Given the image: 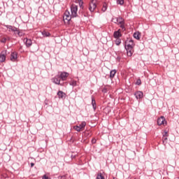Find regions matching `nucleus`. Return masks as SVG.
<instances>
[{
	"label": "nucleus",
	"mask_w": 179,
	"mask_h": 179,
	"mask_svg": "<svg viewBox=\"0 0 179 179\" xmlns=\"http://www.w3.org/2000/svg\"><path fill=\"white\" fill-rule=\"evenodd\" d=\"M71 12L72 17H76L78 16V6L75 4L71 5Z\"/></svg>",
	"instance_id": "obj_2"
},
{
	"label": "nucleus",
	"mask_w": 179,
	"mask_h": 179,
	"mask_svg": "<svg viewBox=\"0 0 179 179\" xmlns=\"http://www.w3.org/2000/svg\"><path fill=\"white\" fill-rule=\"evenodd\" d=\"M120 24V27L122 29V30H125V22H124L123 24Z\"/></svg>",
	"instance_id": "obj_31"
},
{
	"label": "nucleus",
	"mask_w": 179,
	"mask_h": 179,
	"mask_svg": "<svg viewBox=\"0 0 179 179\" xmlns=\"http://www.w3.org/2000/svg\"><path fill=\"white\" fill-rule=\"evenodd\" d=\"M120 29H119L118 31H115L113 33V37L114 38H120V37H121L122 36V34H121V31H120Z\"/></svg>",
	"instance_id": "obj_17"
},
{
	"label": "nucleus",
	"mask_w": 179,
	"mask_h": 179,
	"mask_svg": "<svg viewBox=\"0 0 179 179\" xmlns=\"http://www.w3.org/2000/svg\"><path fill=\"white\" fill-rule=\"evenodd\" d=\"M1 43H6V38H3L1 40Z\"/></svg>",
	"instance_id": "obj_34"
},
{
	"label": "nucleus",
	"mask_w": 179,
	"mask_h": 179,
	"mask_svg": "<svg viewBox=\"0 0 179 179\" xmlns=\"http://www.w3.org/2000/svg\"><path fill=\"white\" fill-rule=\"evenodd\" d=\"M76 85H77L76 80H71V81L70 82V85H71V86H76Z\"/></svg>",
	"instance_id": "obj_26"
},
{
	"label": "nucleus",
	"mask_w": 179,
	"mask_h": 179,
	"mask_svg": "<svg viewBox=\"0 0 179 179\" xmlns=\"http://www.w3.org/2000/svg\"><path fill=\"white\" fill-rule=\"evenodd\" d=\"M31 167H34V163L33 162L31 163Z\"/></svg>",
	"instance_id": "obj_37"
},
{
	"label": "nucleus",
	"mask_w": 179,
	"mask_h": 179,
	"mask_svg": "<svg viewBox=\"0 0 179 179\" xmlns=\"http://www.w3.org/2000/svg\"><path fill=\"white\" fill-rule=\"evenodd\" d=\"M115 43L116 44V45H120V44H121V39L120 38H116Z\"/></svg>",
	"instance_id": "obj_24"
},
{
	"label": "nucleus",
	"mask_w": 179,
	"mask_h": 179,
	"mask_svg": "<svg viewBox=\"0 0 179 179\" xmlns=\"http://www.w3.org/2000/svg\"><path fill=\"white\" fill-rule=\"evenodd\" d=\"M58 179H68V174L59 176Z\"/></svg>",
	"instance_id": "obj_25"
},
{
	"label": "nucleus",
	"mask_w": 179,
	"mask_h": 179,
	"mask_svg": "<svg viewBox=\"0 0 179 179\" xmlns=\"http://www.w3.org/2000/svg\"><path fill=\"white\" fill-rule=\"evenodd\" d=\"M162 142L166 145V143H167V137H162Z\"/></svg>",
	"instance_id": "obj_28"
},
{
	"label": "nucleus",
	"mask_w": 179,
	"mask_h": 179,
	"mask_svg": "<svg viewBox=\"0 0 179 179\" xmlns=\"http://www.w3.org/2000/svg\"><path fill=\"white\" fill-rule=\"evenodd\" d=\"M24 43H25L26 47H31L32 44H33V41H31V39H29L27 38H24Z\"/></svg>",
	"instance_id": "obj_11"
},
{
	"label": "nucleus",
	"mask_w": 179,
	"mask_h": 179,
	"mask_svg": "<svg viewBox=\"0 0 179 179\" xmlns=\"http://www.w3.org/2000/svg\"><path fill=\"white\" fill-rule=\"evenodd\" d=\"M59 76L60 77L61 80L64 82V80H66L68 79V76H69V73L66 71H61L59 72Z\"/></svg>",
	"instance_id": "obj_4"
},
{
	"label": "nucleus",
	"mask_w": 179,
	"mask_h": 179,
	"mask_svg": "<svg viewBox=\"0 0 179 179\" xmlns=\"http://www.w3.org/2000/svg\"><path fill=\"white\" fill-rule=\"evenodd\" d=\"M78 2H82V0H78Z\"/></svg>",
	"instance_id": "obj_38"
},
{
	"label": "nucleus",
	"mask_w": 179,
	"mask_h": 179,
	"mask_svg": "<svg viewBox=\"0 0 179 179\" xmlns=\"http://www.w3.org/2000/svg\"><path fill=\"white\" fill-rule=\"evenodd\" d=\"M15 33L19 37H23V36H24V31H23V30L17 29Z\"/></svg>",
	"instance_id": "obj_18"
},
{
	"label": "nucleus",
	"mask_w": 179,
	"mask_h": 179,
	"mask_svg": "<svg viewBox=\"0 0 179 179\" xmlns=\"http://www.w3.org/2000/svg\"><path fill=\"white\" fill-rule=\"evenodd\" d=\"M92 106L93 107V109L96 110V108H97V105L96 104V100L93 97H92Z\"/></svg>",
	"instance_id": "obj_19"
},
{
	"label": "nucleus",
	"mask_w": 179,
	"mask_h": 179,
	"mask_svg": "<svg viewBox=\"0 0 179 179\" xmlns=\"http://www.w3.org/2000/svg\"><path fill=\"white\" fill-rule=\"evenodd\" d=\"M103 12H106L107 10V4H103V8H102Z\"/></svg>",
	"instance_id": "obj_29"
},
{
	"label": "nucleus",
	"mask_w": 179,
	"mask_h": 179,
	"mask_svg": "<svg viewBox=\"0 0 179 179\" xmlns=\"http://www.w3.org/2000/svg\"><path fill=\"white\" fill-rule=\"evenodd\" d=\"M42 179H50V178H48V176H47V175H44L43 176Z\"/></svg>",
	"instance_id": "obj_33"
},
{
	"label": "nucleus",
	"mask_w": 179,
	"mask_h": 179,
	"mask_svg": "<svg viewBox=\"0 0 179 179\" xmlns=\"http://www.w3.org/2000/svg\"><path fill=\"white\" fill-rule=\"evenodd\" d=\"M115 73H117V71L115 69L110 71V79H113V78L115 76Z\"/></svg>",
	"instance_id": "obj_21"
},
{
	"label": "nucleus",
	"mask_w": 179,
	"mask_h": 179,
	"mask_svg": "<svg viewBox=\"0 0 179 179\" xmlns=\"http://www.w3.org/2000/svg\"><path fill=\"white\" fill-rule=\"evenodd\" d=\"M117 5H124V0H117Z\"/></svg>",
	"instance_id": "obj_27"
},
{
	"label": "nucleus",
	"mask_w": 179,
	"mask_h": 179,
	"mask_svg": "<svg viewBox=\"0 0 179 179\" xmlns=\"http://www.w3.org/2000/svg\"><path fill=\"white\" fill-rule=\"evenodd\" d=\"M127 45H125L126 48H134L135 47V43H134V40L129 39L127 41Z\"/></svg>",
	"instance_id": "obj_13"
},
{
	"label": "nucleus",
	"mask_w": 179,
	"mask_h": 179,
	"mask_svg": "<svg viewBox=\"0 0 179 179\" xmlns=\"http://www.w3.org/2000/svg\"><path fill=\"white\" fill-rule=\"evenodd\" d=\"M52 82L55 83V85L63 86V85L61 84V77H59V74L52 78Z\"/></svg>",
	"instance_id": "obj_5"
},
{
	"label": "nucleus",
	"mask_w": 179,
	"mask_h": 179,
	"mask_svg": "<svg viewBox=\"0 0 179 179\" xmlns=\"http://www.w3.org/2000/svg\"><path fill=\"white\" fill-rule=\"evenodd\" d=\"M85 127H86V122H82L78 126H75L74 129L77 131V132H80V131H82Z\"/></svg>",
	"instance_id": "obj_6"
},
{
	"label": "nucleus",
	"mask_w": 179,
	"mask_h": 179,
	"mask_svg": "<svg viewBox=\"0 0 179 179\" xmlns=\"http://www.w3.org/2000/svg\"><path fill=\"white\" fill-rule=\"evenodd\" d=\"M125 50L127 51V54L128 57H132V54H134V48H127L125 47Z\"/></svg>",
	"instance_id": "obj_14"
},
{
	"label": "nucleus",
	"mask_w": 179,
	"mask_h": 179,
	"mask_svg": "<svg viewBox=\"0 0 179 179\" xmlns=\"http://www.w3.org/2000/svg\"><path fill=\"white\" fill-rule=\"evenodd\" d=\"M141 84H142V81L141 80V79H138V80H136V85H138V86H139Z\"/></svg>",
	"instance_id": "obj_30"
},
{
	"label": "nucleus",
	"mask_w": 179,
	"mask_h": 179,
	"mask_svg": "<svg viewBox=\"0 0 179 179\" xmlns=\"http://www.w3.org/2000/svg\"><path fill=\"white\" fill-rule=\"evenodd\" d=\"M17 59V53L16 52H13L10 54V61L15 62Z\"/></svg>",
	"instance_id": "obj_12"
},
{
	"label": "nucleus",
	"mask_w": 179,
	"mask_h": 179,
	"mask_svg": "<svg viewBox=\"0 0 179 179\" xmlns=\"http://www.w3.org/2000/svg\"><path fill=\"white\" fill-rule=\"evenodd\" d=\"M164 138H169V134L167 131H164V134H163Z\"/></svg>",
	"instance_id": "obj_32"
},
{
	"label": "nucleus",
	"mask_w": 179,
	"mask_h": 179,
	"mask_svg": "<svg viewBox=\"0 0 179 179\" xmlns=\"http://www.w3.org/2000/svg\"><path fill=\"white\" fill-rule=\"evenodd\" d=\"M75 157H76V155H71V159H75Z\"/></svg>",
	"instance_id": "obj_36"
},
{
	"label": "nucleus",
	"mask_w": 179,
	"mask_h": 179,
	"mask_svg": "<svg viewBox=\"0 0 179 179\" xmlns=\"http://www.w3.org/2000/svg\"><path fill=\"white\" fill-rule=\"evenodd\" d=\"M6 50L3 51L0 53V62H5L6 59Z\"/></svg>",
	"instance_id": "obj_10"
},
{
	"label": "nucleus",
	"mask_w": 179,
	"mask_h": 179,
	"mask_svg": "<svg viewBox=\"0 0 179 179\" xmlns=\"http://www.w3.org/2000/svg\"><path fill=\"white\" fill-rule=\"evenodd\" d=\"M96 179H106V178L103 176V173H98V175L96 176Z\"/></svg>",
	"instance_id": "obj_23"
},
{
	"label": "nucleus",
	"mask_w": 179,
	"mask_h": 179,
	"mask_svg": "<svg viewBox=\"0 0 179 179\" xmlns=\"http://www.w3.org/2000/svg\"><path fill=\"white\" fill-rule=\"evenodd\" d=\"M80 8H82V5L80 6Z\"/></svg>",
	"instance_id": "obj_39"
},
{
	"label": "nucleus",
	"mask_w": 179,
	"mask_h": 179,
	"mask_svg": "<svg viewBox=\"0 0 179 179\" xmlns=\"http://www.w3.org/2000/svg\"><path fill=\"white\" fill-rule=\"evenodd\" d=\"M96 3L97 0H91L89 5V10L90 12H94L96 8H97V5L96 4Z\"/></svg>",
	"instance_id": "obj_1"
},
{
	"label": "nucleus",
	"mask_w": 179,
	"mask_h": 179,
	"mask_svg": "<svg viewBox=\"0 0 179 179\" xmlns=\"http://www.w3.org/2000/svg\"><path fill=\"white\" fill-rule=\"evenodd\" d=\"M134 38H136V40H139L141 38V34L139 32H135L134 34Z\"/></svg>",
	"instance_id": "obj_22"
},
{
	"label": "nucleus",
	"mask_w": 179,
	"mask_h": 179,
	"mask_svg": "<svg viewBox=\"0 0 179 179\" xmlns=\"http://www.w3.org/2000/svg\"><path fill=\"white\" fill-rule=\"evenodd\" d=\"M158 125H166L167 121H166V118L164 116H161L157 119Z\"/></svg>",
	"instance_id": "obj_7"
},
{
	"label": "nucleus",
	"mask_w": 179,
	"mask_h": 179,
	"mask_svg": "<svg viewBox=\"0 0 179 179\" xmlns=\"http://www.w3.org/2000/svg\"><path fill=\"white\" fill-rule=\"evenodd\" d=\"M113 22H114V23H118V24H122L125 22L124 18L121 17L113 18Z\"/></svg>",
	"instance_id": "obj_8"
},
{
	"label": "nucleus",
	"mask_w": 179,
	"mask_h": 179,
	"mask_svg": "<svg viewBox=\"0 0 179 179\" xmlns=\"http://www.w3.org/2000/svg\"><path fill=\"white\" fill-rule=\"evenodd\" d=\"M57 96H58L59 99H62V100H64L66 97V94L65 92H64L63 91H59L57 92Z\"/></svg>",
	"instance_id": "obj_15"
},
{
	"label": "nucleus",
	"mask_w": 179,
	"mask_h": 179,
	"mask_svg": "<svg viewBox=\"0 0 179 179\" xmlns=\"http://www.w3.org/2000/svg\"><path fill=\"white\" fill-rule=\"evenodd\" d=\"M134 96L137 99H141L143 98V92L141 91H137L136 93H134Z\"/></svg>",
	"instance_id": "obj_16"
},
{
	"label": "nucleus",
	"mask_w": 179,
	"mask_h": 179,
	"mask_svg": "<svg viewBox=\"0 0 179 179\" xmlns=\"http://www.w3.org/2000/svg\"><path fill=\"white\" fill-rule=\"evenodd\" d=\"M96 138H92V143H96Z\"/></svg>",
	"instance_id": "obj_35"
},
{
	"label": "nucleus",
	"mask_w": 179,
	"mask_h": 179,
	"mask_svg": "<svg viewBox=\"0 0 179 179\" xmlns=\"http://www.w3.org/2000/svg\"><path fill=\"white\" fill-rule=\"evenodd\" d=\"M63 19L65 23H69V21L72 19V14L71 15V13L68 10L65 11Z\"/></svg>",
	"instance_id": "obj_3"
},
{
	"label": "nucleus",
	"mask_w": 179,
	"mask_h": 179,
	"mask_svg": "<svg viewBox=\"0 0 179 179\" xmlns=\"http://www.w3.org/2000/svg\"><path fill=\"white\" fill-rule=\"evenodd\" d=\"M41 34L43 36V37H50V36H51V34L46 31H42Z\"/></svg>",
	"instance_id": "obj_20"
},
{
	"label": "nucleus",
	"mask_w": 179,
	"mask_h": 179,
	"mask_svg": "<svg viewBox=\"0 0 179 179\" xmlns=\"http://www.w3.org/2000/svg\"><path fill=\"white\" fill-rule=\"evenodd\" d=\"M5 27H6V29H8V31H13L14 34H15L16 36V31H17V28L15 27H13L12 25H5Z\"/></svg>",
	"instance_id": "obj_9"
}]
</instances>
